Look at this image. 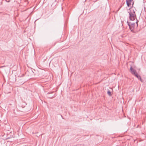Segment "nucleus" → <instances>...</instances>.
Listing matches in <instances>:
<instances>
[{
    "label": "nucleus",
    "instance_id": "11",
    "mask_svg": "<svg viewBox=\"0 0 146 146\" xmlns=\"http://www.w3.org/2000/svg\"><path fill=\"white\" fill-rule=\"evenodd\" d=\"M117 137H121L122 136H118Z\"/></svg>",
    "mask_w": 146,
    "mask_h": 146
},
{
    "label": "nucleus",
    "instance_id": "3",
    "mask_svg": "<svg viewBox=\"0 0 146 146\" xmlns=\"http://www.w3.org/2000/svg\"><path fill=\"white\" fill-rule=\"evenodd\" d=\"M135 23H132L131 24L130 26H131L130 28H129L131 30V31L133 32H134L133 29L135 27Z\"/></svg>",
    "mask_w": 146,
    "mask_h": 146
},
{
    "label": "nucleus",
    "instance_id": "13",
    "mask_svg": "<svg viewBox=\"0 0 146 146\" xmlns=\"http://www.w3.org/2000/svg\"><path fill=\"white\" fill-rule=\"evenodd\" d=\"M8 139V138H7V139Z\"/></svg>",
    "mask_w": 146,
    "mask_h": 146
},
{
    "label": "nucleus",
    "instance_id": "5",
    "mask_svg": "<svg viewBox=\"0 0 146 146\" xmlns=\"http://www.w3.org/2000/svg\"><path fill=\"white\" fill-rule=\"evenodd\" d=\"M134 75L136 76L138 79L140 80L141 82H142V80L141 76L137 73H136Z\"/></svg>",
    "mask_w": 146,
    "mask_h": 146
},
{
    "label": "nucleus",
    "instance_id": "15",
    "mask_svg": "<svg viewBox=\"0 0 146 146\" xmlns=\"http://www.w3.org/2000/svg\"><path fill=\"white\" fill-rule=\"evenodd\" d=\"M12 137H13V135H12Z\"/></svg>",
    "mask_w": 146,
    "mask_h": 146
},
{
    "label": "nucleus",
    "instance_id": "14",
    "mask_svg": "<svg viewBox=\"0 0 146 146\" xmlns=\"http://www.w3.org/2000/svg\"><path fill=\"white\" fill-rule=\"evenodd\" d=\"M9 1H8V2H9Z\"/></svg>",
    "mask_w": 146,
    "mask_h": 146
},
{
    "label": "nucleus",
    "instance_id": "6",
    "mask_svg": "<svg viewBox=\"0 0 146 146\" xmlns=\"http://www.w3.org/2000/svg\"><path fill=\"white\" fill-rule=\"evenodd\" d=\"M133 0H126V3L127 6L129 7L130 5H131V3Z\"/></svg>",
    "mask_w": 146,
    "mask_h": 146
},
{
    "label": "nucleus",
    "instance_id": "1",
    "mask_svg": "<svg viewBox=\"0 0 146 146\" xmlns=\"http://www.w3.org/2000/svg\"><path fill=\"white\" fill-rule=\"evenodd\" d=\"M136 10L135 8H132L128 12L129 14V19L131 21H134L136 18V15L135 13Z\"/></svg>",
    "mask_w": 146,
    "mask_h": 146
},
{
    "label": "nucleus",
    "instance_id": "7",
    "mask_svg": "<svg viewBox=\"0 0 146 146\" xmlns=\"http://www.w3.org/2000/svg\"><path fill=\"white\" fill-rule=\"evenodd\" d=\"M107 93L110 96L111 95V92L109 90H108L107 92Z\"/></svg>",
    "mask_w": 146,
    "mask_h": 146
},
{
    "label": "nucleus",
    "instance_id": "4",
    "mask_svg": "<svg viewBox=\"0 0 146 146\" xmlns=\"http://www.w3.org/2000/svg\"><path fill=\"white\" fill-rule=\"evenodd\" d=\"M130 72L133 75L135 74L136 73H137L136 71L133 69L132 67V66H131L130 68Z\"/></svg>",
    "mask_w": 146,
    "mask_h": 146
},
{
    "label": "nucleus",
    "instance_id": "8",
    "mask_svg": "<svg viewBox=\"0 0 146 146\" xmlns=\"http://www.w3.org/2000/svg\"><path fill=\"white\" fill-rule=\"evenodd\" d=\"M12 134V133H11V132H10L9 134H7V136L8 137H11V136Z\"/></svg>",
    "mask_w": 146,
    "mask_h": 146
},
{
    "label": "nucleus",
    "instance_id": "12",
    "mask_svg": "<svg viewBox=\"0 0 146 146\" xmlns=\"http://www.w3.org/2000/svg\"><path fill=\"white\" fill-rule=\"evenodd\" d=\"M61 117H62V119H64L63 118V117L62 116H61Z\"/></svg>",
    "mask_w": 146,
    "mask_h": 146
},
{
    "label": "nucleus",
    "instance_id": "9",
    "mask_svg": "<svg viewBox=\"0 0 146 146\" xmlns=\"http://www.w3.org/2000/svg\"><path fill=\"white\" fill-rule=\"evenodd\" d=\"M127 23L129 27V28H130V27H130L131 26H130V25L131 24L128 21H127Z\"/></svg>",
    "mask_w": 146,
    "mask_h": 146
},
{
    "label": "nucleus",
    "instance_id": "10",
    "mask_svg": "<svg viewBox=\"0 0 146 146\" xmlns=\"http://www.w3.org/2000/svg\"><path fill=\"white\" fill-rule=\"evenodd\" d=\"M138 21L137 20V21H136V23L137 24V26H138Z\"/></svg>",
    "mask_w": 146,
    "mask_h": 146
},
{
    "label": "nucleus",
    "instance_id": "2",
    "mask_svg": "<svg viewBox=\"0 0 146 146\" xmlns=\"http://www.w3.org/2000/svg\"><path fill=\"white\" fill-rule=\"evenodd\" d=\"M55 94L54 92L48 93L47 94V97L50 98H52L55 96Z\"/></svg>",
    "mask_w": 146,
    "mask_h": 146
}]
</instances>
